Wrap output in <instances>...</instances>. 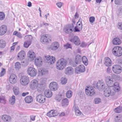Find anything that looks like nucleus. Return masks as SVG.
Returning a JSON list of instances; mask_svg holds the SVG:
<instances>
[{
    "label": "nucleus",
    "instance_id": "c9c22d12",
    "mask_svg": "<svg viewBox=\"0 0 122 122\" xmlns=\"http://www.w3.org/2000/svg\"><path fill=\"white\" fill-rule=\"evenodd\" d=\"M114 111L116 113H120L122 111V107L119 106L115 108L114 109Z\"/></svg>",
    "mask_w": 122,
    "mask_h": 122
},
{
    "label": "nucleus",
    "instance_id": "39448f33",
    "mask_svg": "<svg viewBox=\"0 0 122 122\" xmlns=\"http://www.w3.org/2000/svg\"><path fill=\"white\" fill-rule=\"evenodd\" d=\"M112 52L114 55L116 56H120L122 55V48L119 46L115 47L113 49Z\"/></svg>",
    "mask_w": 122,
    "mask_h": 122
},
{
    "label": "nucleus",
    "instance_id": "2f4dec72",
    "mask_svg": "<svg viewBox=\"0 0 122 122\" xmlns=\"http://www.w3.org/2000/svg\"><path fill=\"white\" fill-rule=\"evenodd\" d=\"M6 45V42L5 40L3 39L0 40V48H4Z\"/></svg>",
    "mask_w": 122,
    "mask_h": 122
},
{
    "label": "nucleus",
    "instance_id": "c03bdc74",
    "mask_svg": "<svg viewBox=\"0 0 122 122\" xmlns=\"http://www.w3.org/2000/svg\"><path fill=\"white\" fill-rule=\"evenodd\" d=\"M72 96V92L71 91H68L66 93V96L68 98H70Z\"/></svg>",
    "mask_w": 122,
    "mask_h": 122
},
{
    "label": "nucleus",
    "instance_id": "680f3d73",
    "mask_svg": "<svg viewBox=\"0 0 122 122\" xmlns=\"http://www.w3.org/2000/svg\"><path fill=\"white\" fill-rule=\"evenodd\" d=\"M80 30H80L76 26H75L74 28V32H79Z\"/></svg>",
    "mask_w": 122,
    "mask_h": 122
},
{
    "label": "nucleus",
    "instance_id": "9b49d317",
    "mask_svg": "<svg viewBox=\"0 0 122 122\" xmlns=\"http://www.w3.org/2000/svg\"><path fill=\"white\" fill-rule=\"evenodd\" d=\"M74 26L73 24H70L66 26L64 28L65 32L67 34L70 33L73 31L72 29Z\"/></svg>",
    "mask_w": 122,
    "mask_h": 122
},
{
    "label": "nucleus",
    "instance_id": "3c124183",
    "mask_svg": "<svg viewBox=\"0 0 122 122\" xmlns=\"http://www.w3.org/2000/svg\"><path fill=\"white\" fill-rule=\"evenodd\" d=\"M80 26V29H81V28H82V25L81 22V19H79V21L77 22V25Z\"/></svg>",
    "mask_w": 122,
    "mask_h": 122
},
{
    "label": "nucleus",
    "instance_id": "9d476101",
    "mask_svg": "<svg viewBox=\"0 0 122 122\" xmlns=\"http://www.w3.org/2000/svg\"><path fill=\"white\" fill-rule=\"evenodd\" d=\"M38 82L35 79L31 81L30 83V88L33 90H35L37 89L38 87Z\"/></svg>",
    "mask_w": 122,
    "mask_h": 122
},
{
    "label": "nucleus",
    "instance_id": "20e7f679",
    "mask_svg": "<svg viewBox=\"0 0 122 122\" xmlns=\"http://www.w3.org/2000/svg\"><path fill=\"white\" fill-rule=\"evenodd\" d=\"M44 61L49 64H53L55 61V58L54 57L51 56H45L44 57Z\"/></svg>",
    "mask_w": 122,
    "mask_h": 122
},
{
    "label": "nucleus",
    "instance_id": "864d4df0",
    "mask_svg": "<svg viewBox=\"0 0 122 122\" xmlns=\"http://www.w3.org/2000/svg\"><path fill=\"white\" fill-rule=\"evenodd\" d=\"M95 20V18L94 17L91 16L89 18V21L90 23H93L94 22Z\"/></svg>",
    "mask_w": 122,
    "mask_h": 122
},
{
    "label": "nucleus",
    "instance_id": "a18cd8bd",
    "mask_svg": "<svg viewBox=\"0 0 122 122\" xmlns=\"http://www.w3.org/2000/svg\"><path fill=\"white\" fill-rule=\"evenodd\" d=\"M5 18L4 13L3 12H0V20H2Z\"/></svg>",
    "mask_w": 122,
    "mask_h": 122
},
{
    "label": "nucleus",
    "instance_id": "7c9ffc66",
    "mask_svg": "<svg viewBox=\"0 0 122 122\" xmlns=\"http://www.w3.org/2000/svg\"><path fill=\"white\" fill-rule=\"evenodd\" d=\"M74 43L76 45H79L80 44V41L78 37L76 36H75L73 39Z\"/></svg>",
    "mask_w": 122,
    "mask_h": 122
},
{
    "label": "nucleus",
    "instance_id": "a19ab883",
    "mask_svg": "<svg viewBox=\"0 0 122 122\" xmlns=\"http://www.w3.org/2000/svg\"><path fill=\"white\" fill-rule=\"evenodd\" d=\"M13 34L16 35L17 37L20 38H22V36L20 33L16 31H14L13 33Z\"/></svg>",
    "mask_w": 122,
    "mask_h": 122
},
{
    "label": "nucleus",
    "instance_id": "dca6fc26",
    "mask_svg": "<svg viewBox=\"0 0 122 122\" xmlns=\"http://www.w3.org/2000/svg\"><path fill=\"white\" fill-rule=\"evenodd\" d=\"M72 108L74 110L75 114L76 116H79L81 114H82V112L79 110L76 104L75 100L74 101V106Z\"/></svg>",
    "mask_w": 122,
    "mask_h": 122
},
{
    "label": "nucleus",
    "instance_id": "f8f14e48",
    "mask_svg": "<svg viewBox=\"0 0 122 122\" xmlns=\"http://www.w3.org/2000/svg\"><path fill=\"white\" fill-rule=\"evenodd\" d=\"M25 39H29L27 41L25 42L24 44V47L25 48H28L30 45V42L32 39V36L30 35H27L25 36Z\"/></svg>",
    "mask_w": 122,
    "mask_h": 122
},
{
    "label": "nucleus",
    "instance_id": "412c9836",
    "mask_svg": "<svg viewBox=\"0 0 122 122\" xmlns=\"http://www.w3.org/2000/svg\"><path fill=\"white\" fill-rule=\"evenodd\" d=\"M73 69L71 67H68L65 69V73L68 75L72 74L73 72Z\"/></svg>",
    "mask_w": 122,
    "mask_h": 122
},
{
    "label": "nucleus",
    "instance_id": "5701e85b",
    "mask_svg": "<svg viewBox=\"0 0 122 122\" xmlns=\"http://www.w3.org/2000/svg\"><path fill=\"white\" fill-rule=\"evenodd\" d=\"M1 119L5 122H10L11 121V118L10 117L7 115H4L2 116Z\"/></svg>",
    "mask_w": 122,
    "mask_h": 122
},
{
    "label": "nucleus",
    "instance_id": "473e14b6",
    "mask_svg": "<svg viewBox=\"0 0 122 122\" xmlns=\"http://www.w3.org/2000/svg\"><path fill=\"white\" fill-rule=\"evenodd\" d=\"M39 73L40 74H41L42 75H44L45 74H47L48 71L45 69H41L39 70Z\"/></svg>",
    "mask_w": 122,
    "mask_h": 122
},
{
    "label": "nucleus",
    "instance_id": "5fc2aeb1",
    "mask_svg": "<svg viewBox=\"0 0 122 122\" xmlns=\"http://www.w3.org/2000/svg\"><path fill=\"white\" fill-rule=\"evenodd\" d=\"M15 100H9V103L10 105H12L14 104Z\"/></svg>",
    "mask_w": 122,
    "mask_h": 122
},
{
    "label": "nucleus",
    "instance_id": "e433bc0d",
    "mask_svg": "<svg viewBox=\"0 0 122 122\" xmlns=\"http://www.w3.org/2000/svg\"><path fill=\"white\" fill-rule=\"evenodd\" d=\"M13 91L14 94L16 95H18L19 93V89L16 86H15L13 88Z\"/></svg>",
    "mask_w": 122,
    "mask_h": 122
},
{
    "label": "nucleus",
    "instance_id": "6ab92c4d",
    "mask_svg": "<svg viewBox=\"0 0 122 122\" xmlns=\"http://www.w3.org/2000/svg\"><path fill=\"white\" fill-rule=\"evenodd\" d=\"M35 63L36 65L40 66L42 64V60L40 57H37L35 60Z\"/></svg>",
    "mask_w": 122,
    "mask_h": 122
},
{
    "label": "nucleus",
    "instance_id": "a878e982",
    "mask_svg": "<svg viewBox=\"0 0 122 122\" xmlns=\"http://www.w3.org/2000/svg\"><path fill=\"white\" fill-rule=\"evenodd\" d=\"M25 55V52L24 51H21L19 53L17 59L18 60H22L24 58Z\"/></svg>",
    "mask_w": 122,
    "mask_h": 122
},
{
    "label": "nucleus",
    "instance_id": "cd10ccee",
    "mask_svg": "<svg viewBox=\"0 0 122 122\" xmlns=\"http://www.w3.org/2000/svg\"><path fill=\"white\" fill-rule=\"evenodd\" d=\"M104 64L107 66H110L111 65V61L110 59L108 57L105 58L104 60Z\"/></svg>",
    "mask_w": 122,
    "mask_h": 122
},
{
    "label": "nucleus",
    "instance_id": "4468645a",
    "mask_svg": "<svg viewBox=\"0 0 122 122\" xmlns=\"http://www.w3.org/2000/svg\"><path fill=\"white\" fill-rule=\"evenodd\" d=\"M49 87L51 90L55 91L58 89V86L57 83L53 82L50 84Z\"/></svg>",
    "mask_w": 122,
    "mask_h": 122
},
{
    "label": "nucleus",
    "instance_id": "bf43d9fd",
    "mask_svg": "<svg viewBox=\"0 0 122 122\" xmlns=\"http://www.w3.org/2000/svg\"><path fill=\"white\" fill-rule=\"evenodd\" d=\"M56 4L57 6L59 8H61L62 5V3L60 2H58Z\"/></svg>",
    "mask_w": 122,
    "mask_h": 122
},
{
    "label": "nucleus",
    "instance_id": "a211bd4d",
    "mask_svg": "<svg viewBox=\"0 0 122 122\" xmlns=\"http://www.w3.org/2000/svg\"><path fill=\"white\" fill-rule=\"evenodd\" d=\"M17 79V77L14 74H11L9 78V81L10 83L11 84H14L16 82Z\"/></svg>",
    "mask_w": 122,
    "mask_h": 122
},
{
    "label": "nucleus",
    "instance_id": "052dcab7",
    "mask_svg": "<svg viewBox=\"0 0 122 122\" xmlns=\"http://www.w3.org/2000/svg\"><path fill=\"white\" fill-rule=\"evenodd\" d=\"M94 102L95 104H97L101 102V100H94Z\"/></svg>",
    "mask_w": 122,
    "mask_h": 122
},
{
    "label": "nucleus",
    "instance_id": "4d7b16f0",
    "mask_svg": "<svg viewBox=\"0 0 122 122\" xmlns=\"http://www.w3.org/2000/svg\"><path fill=\"white\" fill-rule=\"evenodd\" d=\"M43 24H41L40 25V27H42V26H43V25H45V26H48L49 25V24L48 23L44 22H43Z\"/></svg>",
    "mask_w": 122,
    "mask_h": 122
},
{
    "label": "nucleus",
    "instance_id": "ea45409f",
    "mask_svg": "<svg viewBox=\"0 0 122 122\" xmlns=\"http://www.w3.org/2000/svg\"><path fill=\"white\" fill-rule=\"evenodd\" d=\"M68 100H62L61 102L62 105L63 106H67L68 104Z\"/></svg>",
    "mask_w": 122,
    "mask_h": 122
},
{
    "label": "nucleus",
    "instance_id": "0eeeda50",
    "mask_svg": "<svg viewBox=\"0 0 122 122\" xmlns=\"http://www.w3.org/2000/svg\"><path fill=\"white\" fill-rule=\"evenodd\" d=\"M110 87H108L104 91V95L106 97H109L110 95L111 94L112 95H113L115 94L116 92H117L116 91H115L113 94V92L114 89H112Z\"/></svg>",
    "mask_w": 122,
    "mask_h": 122
},
{
    "label": "nucleus",
    "instance_id": "de8ad7c7",
    "mask_svg": "<svg viewBox=\"0 0 122 122\" xmlns=\"http://www.w3.org/2000/svg\"><path fill=\"white\" fill-rule=\"evenodd\" d=\"M78 63L76 61H71L70 63V65L72 66L75 67L76 66Z\"/></svg>",
    "mask_w": 122,
    "mask_h": 122
},
{
    "label": "nucleus",
    "instance_id": "bb28decb",
    "mask_svg": "<svg viewBox=\"0 0 122 122\" xmlns=\"http://www.w3.org/2000/svg\"><path fill=\"white\" fill-rule=\"evenodd\" d=\"M44 94L45 96L47 98H49L52 95V93L50 90L46 89L44 91Z\"/></svg>",
    "mask_w": 122,
    "mask_h": 122
},
{
    "label": "nucleus",
    "instance_id": "58836bf2",
    "mask_svg": "<svg viewBox=\"0 0 122 122\" xmlns=\"http://www.w3.org/2000/svg\"><path fill=\"white\" fill-rule=\"evenodd\" d=\"M56 99H67L64 98V95L59 94L56 95Z\"/></svg>",
    "mask_w": 122,
    "mask_h": 122
},
{
    "label": "nucleus",
    "instance_id": "6e6d98bb",
    "mask_svg": "<svg viewBox=\"0 0 122 122\" xmlns=\"http://www.w3.org/2000/svg\"><path fill=\"white\" fill-rule=\"evenodd\" d=\"M117 27L119 29L121 30H122V23H118L117 24Z\"/></svg>",
    "mask_w": 122,
    "mask_h": 122
},
{
    "label": "nucleus",
    "instance_id": "c756f323",
    "mask_svg": "<svg viewBox=\"0 0 122 122\" xmlns=\"http://www.w3.org/2000/svg\"><path fill=\"white\" fill-rule=\"evenodd\" d=\"M45 83H41L38 84L37 89L38 90H40V91L44 90L45 88Z\"/></svg>",
    "mask_w": 122,
    "mask_h": 122
},
{
    "label": "nucleus",
    "instance_id": "09e8293b",
    "mask_svg": "<svg viewBox=\"0 0 122 122\" xmlns=\"http://www.w3.org/2000/svg\"><path fill=\"white\" fill-rule=\"evenodd\" d=\"M2 70L0 74V76H3L4 75L5 73V69L3 68H2Z\"/></svg>",
    "mask_w": 122,
    "mask_h": 122
},
{
    "label": "nucleus",
    "instance_id": "4be33fe9",
    "mask_svg": "<svg viewBox=\"0 0 122 122\" xmlns=\"http://www.w3.org/2000/svg\"><path fill=\"white\" fill-rule=\"evenodd\" d=\"M59 46V45L58 42H54L51 44L50 48L52 50H55L57 49Z\"/></svg>",
    "mask_w": 122,
    "mask_h": 122
},
{
    "label": "nucleus",
    "instance_id": "2eb2a0df",
    "mask_svg": "<svg viewBox=\"0 0 122 122\" xmlns=\"http://www.w3.org/2000/svg\"><path fill=\"white\" fill-rule=\"evenodd\" d=\"M112 70L113 71L117 74H119L122 71L121 67L118 65H115L113 66Z\"/></svg>",
    "mask_w": 122,
    "mask_h": 122
},
{
    "label": "nucleus",
    "instance_id": "0e129e2a",
    "mask_svg": "<svg viewBox=\"0 0 122 122\" xmlns=\"http://www.w3.org/2000/svg\"><path fill=\"white\" fill-rule=\"evenodd\" d=\"M118 12L119 14H120L121 13H122V7H120L119 9Z\"/></svg>",
    "mask_w": 122,
    "mask_h": 122
},
{
    "label": "nucleus",
    "instance_id": "72a5a7b5",
    "mask_svg": "<svg viewBox=\"0 0 122 122\" xmlns=\"http://www.w3.org/2000/svg\"><path fill=\"white\" fill-rule=\"evenodd\" d=\"M115 121L116 122H122V116L121 115H118L115 118Z\"/></svg>",
    "mask_w": 122,
    "mask_h": 122
},
{
    "label": "nucleus",
    "instance_id": "b1692460",
    "mask_svg": "<svg viewBox=\"0 0 122 122\" xmlns=\"http://www.w3.org/2000/svg\"><path fill=\"white\" fill-rule=\"evenodd\" d=\"M58 115V113L54 110H51L47 113V115L49 117H54Z\"/></svg>",
    "mask_w": 122,
    "mask_h": 122
},
{
    "label": "nucleus",
    "instance_id": "338daca9",
    "mask_svg": "<svg viewBox=\"0 0 122 122\" xmlns=\"http://www.w3.org/2000/svg\"><path fill=\"white\" fill-rule=\"evenodd\" d=\"M32 97L30 96H27L25 98V99H32Z\"/></svg>",
    "mask_w": 122,
    "mask_h": 122
},
{
    "label": "nucleus",
    "instance_id": "79ce46f5",
    "mask_svg": "<svg viewBox=\"0 0 122 122\" xmlns=\"http://www.w3.org/2000/svg\"><path fill=\"white\" fill-rule=\"evenodd\" d=\"M36 99H45V96L42 94L37 95L36 97Z\"/></svg>",
    "mask_w": 122,
    "mask_h": 122
},
{
    "label": "nucleus",
    "instance_id": "f3484780",
    "mask_svg": "<svg viewBox=\"0 0 122 122\" xmlns=\"http://www.w3.org/2000/svg\"><path fill=\"white\" fill-rule=\"evenodd\" d=\"M85 70V67L83 65H80L78 67H76L75 69V72L77 73H78L79 72H84Z\"/></svg>",
    "mask_w": 122,
    "mask_h": 122
},
{
    "label": "nucleus",
    "instance_id": "f257e3e1",
    "mask_svg": "<svg viewBox=\"0 0 122 122\" xmlns=\"http://www.w3.org/2000/svg\"><path fill=\"white\" fill-rule=\"evenodd\" d=\"M105 82L107 85L112 88V87H113L112 89H114L113 92V94L115 91L119 92L120 90V87L118 83L115 81V80L112 77L108 76L105 79Z\"/></svg>",
    "mask_w": 122,
    "mask_h": 122
},
{
    "label": "nucleus",
    "instance_id": "aec40b11",
    "mask_svg": "<svg viewBox=\"0 0 122 122\" xmlns=\"http://www.w3.org/2000/svg\"><path fill=\"white\" fill-rule=\"evenodd\" d=\"M28 56L29 57V60L32 61L33 60L34 58H35V56L34 53L32 50L29 51L28 52Z\"/></svg>",
    "mask_w": 122,
    "mask_h": 122
},
{
    "label": "nucleus",
    "instance_id": "423d86ee",
    "mask_svg": "<svg viewBox=\"0 0 122 122\" xmlns=\"http://www.w3.org/2000/svg\"><path fill=\"white\" fill-rule=\"evenodd\" d=\"M29 82V78L26 76H22L20 80V82L22 86L27 85Z\"/></svg>",
    "mask_w": 122,
    "mask_h": 122
},
{
    "label": "nucleus",
    "instance_id": "49530a36",
    "mask_svg": "<svg viewBox=\"0 0 122 122\" xmlns=\"http://www.w3.org/2000/svg\"><path fill=\"white\" fill-rule=\"evenodd\" d=\"M115 3L117 5H121L122 4V0H115Z\"/></svg>",
    "mask_w": 122,
    "mask_h": 122
},
{
    "label": "nucleus",
    "instance_id": "393cba45",
    "mask_svg": "<svg viewBox=\"0 0 122 122\" xmlns=\"http://www.w3.org/2000/svg\"><path fill=\"white\" fill-rule=\"evenodd\" d=\"M7 31L6 26L5 25H3L0 27V35L4 34Z\"/></svg>",
    "mask_w": 122,
    "mask_h": 122
},
{
    "label": "nucleus",
    "instance_id": "13d9d810",
    "mask_svg": "<svg viewBox=\"0 0 122 122\" xmlns=\"http://www.w3.org/2000/svg\"><path fill=\"white\" fill-rule=\"evenodd\" d=\"M45 100H36V101L40 103H43L45 102Z\"/></svg>",
    "mask_w": 122,
    "mask_h": 122
},
{
    "label": "nucleus",
    "instance_id": "c85d7f7f",
    "mask_svg": "<svg viewBox=\"0 0 122 122\" xmlns=\"http://www.w3.org/2000/svg\"><path fill=\"white\" fill-rule=\"evenodd\" d=\"M113 44L115 45H119L121 43V41L120 39L118 38H115L113 40Z\"/></svg>",
    "mask_w": 122,
    "mask_h": 122
},
{
    "label": "nucleus",
    "instance_id": "6e6552de",
    "mask_svg": "<svg viewBox=\"0 0 122 122\" xmlns=\"http://www.w3.org/2000/svg\"><path fill=\"white\" fill-rule=\"evenodd\" d=\"M50 37V36L47 34L44 35L42 36L41 38V42L43 44L49 42L51 40Z\"/></svg>",
    "mask_w": 122,
    "mask_h": 122
},
{
    "label": "nucleus",
    "instance_id": "774afa93",
    "mask_svg": "<svg viewBox=\"0 0 122 122\" xmlns=\"http://www.w3.org/2000/svg\"><path fill=\"white\" fill-rule=\"evenodd\" d=\"M81 46L83 47H84L86 46V45L84 42H82L81 43Z\"/></svg>",
    "mask_w": 122,
    "mask_h": 122
},
{
    "label": "nucleus",
    "instance_id": "69168bd1",
    "mask_svg": "<svg viewBox=\"0 0 122 122\" xmlns=\"http://www.w3.org/2000/svg\"><path fill=\"white\" fill-rule=\"evenodd\" d=\"M6 101L5 100H0V102L3 104L6 103Z\"/></svg>",
    "mask_w": 122,
    "mask_h": 122
},
{
    "label": "nucleus",
    "instance_id": "1a4fd4ad",
    "mask_svg": "<svg viewBox=\"0 0 122 122\" xmlns=\"http://www.w3.org/2000/svg\"><path fill=\"white\" fill-rule=\"evenodd\" d=\"M28 74L31 76H35L37 73L36 70L33 67H30L27 70Z\"/></svg>",
    "mask_w": 122,
    "mask_h": 122
},
{
    "label": "nucleus",
    "instance_id": "ddd939ff",
    "mask_svg": "<svg viewBox=\"0 0 122 122\" xmlns=\"http://www.w3.org/2000/svg\"><path fill=\"white\" fill-rule=\"evenodd\" d=\"M85 91L86 94L88 96H92L95 94L93 88L90 86L87 87Z\"/></svg>",
    "mask_w": 122,
    "mask_h": 122
},
{
    "label": "nucleus",
    "instance_id": "e2e57ef3",
    "mask_svg": "<svg viewBox=\"0 0 122 122\" xmlns=\"http://www.w3.org/2000/svg\"><path fill=\"white\" fill-rule=\"evenodd\" d=\"M33 100H25V102L27 103H29L33 101Z\"/></svg>",
    "mask_w": 122,
    "mask_h": 122
},
{
    "label": "nucleus",
    "instance_id": "8fccbe9b",
    "mask_svg": "<svg viewBox=\"0 0 122 122\" xmlns=\"http://www.w3.org/2000/svg\"><path fill=\"white\" fill-rule=\"evenodd\" d=\"M65 48L67 49L68 48H71V47L70 44L67 43L64 45Z\"/></svg>",
    "mask_w": 122,
    "mask_h": 122
},
{
    "label": "nucleus",
    "instance_id": "f704fd0d",
    "mask_svg": "<svg viewBox=\"0 0 122 122\" xmlns=\"http://www.w3.org/2000/svg\"><path fill=\"white\" fill-rule=\"evenodd\" d=\"M82 56L79 55H77L75 57V61L78 64L80 63L82 61Z\"/></svg>",
    "mask_w": 122,
    "mask_h": 122
},
{
    "label": "nucleus",
    "instance_id": "4c0bfd02",
    "mask_svg": "<svg viewBox=\"0 0 122 122\" xmlns=\"http://www.w3.org/2000/svg\"><path fill=\"white\" fill-rule=\"evenodd\" d=\"M82 61L85 65L87 66V65L88 60L85 56H83L82 58Z\"/></svg>",
    "mask_w": 122,
    "mask_h": 122
},
{
    "label": "nucleus",
    "instance_id": "7ed1b4c3",
    "mask_svg": "<svg viewBox=\"0 0 122 122\" xmlns=\"http://www.w3.org/2000/svg\"><path fill=\"white\" fill-rule=\"evenodd\" d=\"M93 85L94 87L97 88L100 90L104 89L105 86V83L102 81H99L97 83L94 84Z\"/></svg>",
    "mask_w": 122,
    "mask_h": 122
},
{
    "label": "nucleus",
    "instance_id": "37998d69",
    "mask_svg": "<svg viewBox=\"0 0 122 122\" xmlns=\"http://www.w3.org/2000/svg\"><path fill=\"white\" fill-rule=\"evenodd\" d=\"M61 83L62 84H65L67 81L65 77H62L61 79Z\"/></svg>",
    "mask_w": 122,
    "mask_h": 122
},
{
    "label": "nucleus",
    "instance_id": "f03ea898",
    "mask_svg": "<svg viewBox=\"0 0 122 122\" xmlns=\"http://www.w3.org/2000/svg\"><path fill=\"white\" fill-rule=\"evenodd\" d=\"M66 60L64 58H61L58 60L56 63V68L58 70H62L66 66Z\"/></svg>",
    "mask_w": 122,
    "mask_h": 122
},
{
    "label": "nucleus",
    "instance_id": "603ef678",
    "mask_svg": "<svg viewBox=\"0 0 122 122\" xmlns=\"http://www.w3.org/2000/svg\"><path fill=\"white\" fill-rule=\"evenodd\" d=\"M15 67L17 68H19L20 67V64L19 62H17L15 65Z\"/></svg>",
    "mask_w": 122,
    "mask_h": 122
}]
</instances>
